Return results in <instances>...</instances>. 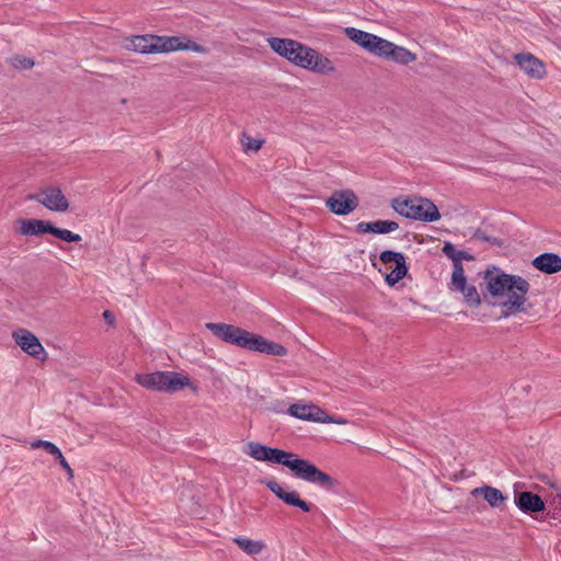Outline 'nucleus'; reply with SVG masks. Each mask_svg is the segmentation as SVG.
<instances>
[{"label": "nucleus", "mask_w": 561, "mask_h": 561, "mask_svg": "<svg viewBox=\"0 0 561 561\" xmlns=\"http://www.w3.org/2000/svg\"><path fill=\"white\" fill-rule=\"evenodd\" d=\"M483 279L492 297L507 296V299L501 302V318L527 311L526 295L530 285L524 277L506 274L493 266L483 273Z\"/></svg>", "instance_id": "f257e3e1"}, {"label": "nucleus", "mask_w": 561, "mask_h": 561, "mask_svg": "<svg viewBox=\"0 0 561 561\" xmlns=\"http://www.w3.org/2000/svg\"><path fill=\"white\" fill-rule=\"evenodd\" d=\"M265 461L283 465L289 468L297 479L317 484L321 488L333 489L336 485V481L331 476L321 471L309 460L298 458L293 453L268 447Z\"/></svg>", "instance_id": "f03ea898"}, {"label": "nucleus", "mask_w": 561, "mask_h": 561, "mask_svg": "<svg viewBox=\"0 0 561 561\" xmlns=\"http://www.w3.org/2000/svg\"><path fill=\"white\" fill-rule=\"evenodd\" d=\"M391 206L399 215L409 219L433 222L440 218L437 206L428 198H394Z\"/></svg>", "instance_id": "7ed1b4c3"}, {"label": "nucleus", "mask_w": 561, "mask_h": 561, "mask_svg": "<svg viewBox=\"0 0 561 561\" xmlns=\"http://www.w3.org/2000/svg\"><path fill=\"white\" fill-rule=\"evenodd\" d=\"M135 380L148 390L169 393L180 391L191 383L188 377L175 371L137 374Z\"/></svg>", "instance_id": "20e7f679"}, {"label": "nucleus", "mask_w": 561, "mask_h": 561, "mask_svg": "<svg viewBox=\"0 0 561 561\" xmlns=\"http://www.w3.org/2000/svg\"><path fill=\"white\" fill-rule=\"evenodd\" d=\"M205 328L222 342L250 350L253 333L227 323L207 322Z\"/></svg>", "instance_id": "39448f33"}, {"label": "nucleus", "mask_w": 561, "mask_h": 561, "mask_svg": "<svg viewBox=\"0 0 561 561\" xmlns=\"http://www.w3.org/2000/svg\"><path fill=\"white\" fill-rule=\"evenodd\" d=\"M30 201H36L51 211L65 213L69 208V202L57 186L41 188L38 194H30Z\"/></svg>", "instance_id": "423d86ee"}, {"label": "nucleus", "mask_w": 561, "mask_h": 561, "mask_svg": "<svg viewBox=\"0 0 561 561\" xmlns=\"http://www.w3.org/2000/svg\"><path fill=\"white\" fill-rule=\"evenodd\" d=\"M359 205L358 197L352 190L334 191L327 199L325 206L335 215L345 216Z\"/></svg>", "instance_id": "0eeeda50"}, {"label": "nucleus", "mask_w": 561, "mask_h": 561, "mask_svg": "<svg viewBox=\"0 0 561 561\" xmlns=\"http://www.w3.org/2000/svg\"><path fill=\"white\" fill-rule=\"evenodd\" d=\"M14 342L21 347L22 351L30 356L41 359H46L47 353L39 342L38 337L26 329H19L12 333Z\"/></svg>", "instance_id": "6e6552de"}, {"label": "nucleus", "mask_w": 561, "mask_h": 561, "mask_svg": "<svg viewBox=\"0 0 561 561\" xmlns=\"http://www.w3.org/2000/svg\"><path fill=\"white\" fill-rule=\"evenodd\" d=\"M380 261L383 264L394 263V267L392 271L386 275V283L389 286L396 285L399 280H401L408 273V266L405 262V257L400 252H394L391 250H385L380 253Z\"/></svg>", "instance_id": "1a4fd4ad"}, {"label": "nucleus", "mask_w": 561, "mask_h": 561, "mask_svg": "<svg viewBox=\"0 0 561 561\" xmlns=\"http://www.w3.org/2000/svg\"><path fill=\"white\" fill-rule=\"evenodd\" d=\"M345 35L359 47L377 56L385 38L355 27H346Z\"/></svg>", "instance_id": "9d476101"}, {"label": "nucleus", "mask_w": 561, "mask_h": 561, "mask_svg": "<svg viewBox=\"0 0 561 561\" xmlns=\"http://www.w3.org/2000/svg\"><path fill=\"white\" fill-rule=\"evenodd\" d=\"M377 57L392 60L400 65H409L416 60V55L405 47L398 46L394 43L383 39Z\"/></svg>", "instance_id": "9b49d317"}, {"label": "nucleus", "mask_w": 561, "mask_h": 561, "mask_svg": "<svg viewBox=\"0 0 561 561\" xmlns=\"http://www.w3.org/2000/svg\"><path fill=\"white\" fill-rule=\"evenodd\" d=\"M449 289L462 294L465 302L470 307H479L481 305L480 295L474 285L467 283L465 273L451 274Z\"/></svg>", "instance_id": "f8f14e48"}, {"label": "nucleus", "mask_w": 561, "mask_h": 561, "mask_svg": "<svg viewBox=\"0 0 561 561\" xmlns=\"http://www.w3.org/2000/svg\"><path fill=\"white\" fill-rule=\"evenodd\" d=\"M261 482L287 505L299 507L302 512H310L311 505L301 500L297 491H285V489L274 480H265Z\"/></svg>", "instance_id": "ddd939ff"}, {"label": "nucleus", "mask_w": 561, "mask_h": 561, "mask_svg": "<svg viewBox=\"0 0 561 561\" xmlns=\"http://www.w3.org/2000/svg\"><path fill=\"white\" fill-rule=\"evenodd\" d=\"M165 53L178 50H191L198 54H207L208 48L197 44L187 36H165Z\"/></svg>", "instance_id": "4468645a"}, {"label": "nucleus", "mask_w": 561, "mask_h": 561, "mask_svg": "<svg viewBox=\"0 0 561 561\" xmlns=\"http://www.w3.org/2000/svg\"><path fill=\"white\" fill-rule=\"evenodd\" d=\"M515 59L519 68L529 77L541 79L546 75L545 65L530 54H518Z\"/></svg>", "instance_id": "2eb2a0df"}, {"label": "nucleus", "mask_w": 561, "mask_h": 561, "mask_svg": "<svg viewBox=\"0 0 561 561\" xmlns=\"http://www.w3.org/2000/svg\"><path fill=\"white\" fill-rule=\"evenodd\" d=\"M289 415L307 421L320 422L327 421L325 412L312 404L294 403L288 408Z\"/></svg>", "instance_id": "dca6fc26"}, {"label": "nucleus", "mask_w": 561, "mask_h": 561, "mask_svg": "<svg viewBox=\"0 0 561 561\" xmlns=\"http://www.w3.org/2000/svg\"><path fill=\"white\" fill-rule=\"evenodd\" d=\"M515 504L524 513H537L545 510V502L542 499L528 491L516 494Z\"/></svg>", "instance_id": "f3484780"}, {"label": "nucleus", "mask_w": 561, "mask_h": 561, "mask_svg": "<svg viewBox=\"0 0 561 561\" xmlns=\"http://www.w3.org/2000/svg\"><path fill=\"white\" fill-rule=\"evenodd\" d=\"M533 265L542 273L554 274L561 271V257L556 253H543L535 257Z\"/></svg>", "instance_id": "a211bd4d"}, {"label": "nucleus", "mask_w": 561, "mask_h": 561, "mask_svg": "<svg viewBox=\"0 0 561 561\" xmlns=\"http://www.w3.org/2000/svg\"><path fill=\"white\" fill-rule=\"evenodd\" d=\"M443 253L453 261V273L459 274L465 273L462 260L472 261L474 257L466 251L456 250L455 245L450 242H445L443 247Z\"/></svg>", "instance_id": "6ab92c4d"}, {"label": "nucleus", "mask_w": 561, "mask_h": 561, "mask_svg": "<svg viewBox=\"0 0 561 561\" xmlns=\"http://www.w3.org/2000/svg\"><path fill=\"white\" fill-rule=\"evenodd\" d=\"M310 53L311 54H309L308 57V59H310V65L305 69H309L323 75H330L335 71V66L331 59L312 48H310Z\"/></svg>", "instance_id": "aec40b11"}, {"label": "nucleus", "mask_w": 561, "mask_h": 561, "mask_svg": "<svg viewBox=\"0 0 561 561\" xmlns=\"http://www.w3.org/2000/svg\"><path fill=\"white\" fill-rule=\"evenodd\" d=\"M53 224L41 219H22L20 220V232L23 236H38L42 233H50Z\"/></svg>", "instance_id": "412c9836"}, {"label": "nucleus", "mask_w": 561, "mask_h": 561, "mask_svg": "<svg viewBox=\"0 0 561 561\" xmlns=\"http://www.w3.org/2000/svg\"><path fill=\"white\" fill-rule=\"evenodd\" d=\"M250 351H257L261 353L284 356L286 355V348L277 343L270 342L262 336L253 334Z\"/></svg>", "instance_id": "4be33fe9"}, {"label": "nucleus", "mask_w": 561, "mask_h": 561, "mask_svg": "<svg viewBox=\"0 0 561 561\" xmlns=\"http://www.w3.org/2000/svg\"><path fill=\"white\" fill-rule=\"evenodd\" d=\"M471 494L472 496L482 495L491 507H499L506 500L499 489L489 485L476 488Z\"/></svg>", "instance_id": "5701e85b"}, {"label": "nucleus", "mask_w": 561, "mask_h": 561, "mask_svg": "<svg viewBox=\"0 0 561 561\" xmlns=\"http://www.w3.org/2000/svg\"><path fill=\"white\" fill-rule=\"evenodd\" d=\"M310 53V47L296 42V46H294L293 53L288 54V60L299 66L301 68H306L310 65V59H308Z\"/></svg>", "instance_id": "b1692460"}, {"label": "nucleus", "mask_w": 561, "mask_h": 561, "mask_svg": "<svg viewBox=\"0 0 561 561\" xmlns=\"http://www.w3.org/2000/svg\"><path fill=\"white\" fill-rule=\"evenodd\" d=\"M267 42L275 53L285 58H288V54H291L296 46V41L289 38L271 37Z\"/></svg>", "instance_id": "393cba45"}, {"label": "nucleus", "mask_w": 561, "mask_h": 561, "mask_svg": "<svg viewBox=\"0 0 561 561\" xmlns=\"http://www.w3.org/2000/svg\"><path fill=\"white\" fill-rule=\"evenodd\" d=\"M233 542L247 554L255 556L263 551L265 545L260 540H252L245 537H236Z\"/></svg>", "instance_id": "a878e982"}, {"label": "nucleus", "mask_w": 561, "mask_h": 561, "mask_svg": "<svg viewBox=\"0 0 561 561\" xmlns=\"http://www.w3.org/2000/svg\"><path fill=\"white\" fill-rule=\"evenodd\" d=\"M151 35H136L130 39V44L128 46L129 49L140 54H152L150 44H151Z\"/></svg>", "instance_id": "bb28decb"}, {"label": "nucleus", "mask_w": 561, "mask_h": 561, "mask_svg": "<svg viewBox=\"0 0 561 561\" xmlns=\"http://www.w3.org/2000/svg\"><path fill=\"white\" fill-rule=\"evenodd\" d=\"M398 228V222L393 220L371 221V233L386 234L396 231Z\"/></svg>", "instance_id": "cd10ccee"}, {"label": "nucleus", "mask_w": 561, "mask_h": 561, "mask_svg": "<svg viewBox=\"0 0 561 561\" xmlns=\"http://www.w3.org/2000/svg\"><path fill=\"white\" fill-rule=\"evenodd\" d=\"M268 447L259 443L251 442L248 444V455L259 461H265L267 458Z\"/></svg>", "instance_id": "c85d7f7f"}, {"label": "nucleus", "mask_w": 561, "mask_h": 561, "mask_svg": "<svg viewBox=\"0 0 561 561\" xmlns=\"http://www.w3.org/2000/svg\"><path fill=\"white\" fill-rule=\"evenodd\" d=\"M50 234L66 242H79L82 239L80 234L75 233L68 229L57 228L54 225L51 227Z\"/></svg>", "instance_id": "c756f323"}, {"label": "nucleus", "mask_w": 561, "mask_h": 561, "mask_svg": "<svg viewBox=\"0 0 561 561\" xmlns=\"http://www.w3.org/2000/svg\"><path fill=\"white\" fill-rule=\"evenodd\" d=\"M241 144H242L244 152H248L250 150L257 151L261 149V147L263 145V140L254 139L251 136H249L247 133H243L242 137H241Z\"/></svg>", "instance_id": "7c9ffc66"}, {"label": "nucleus", "mask_w": 561, "mask_h": 561, "mask_svg": "<svg viewBox=\"0 0 561 561\" xmlns=\"http://www.w3.org/2000/svg\"><path fill=\"white\" fill-rule=\"evenodd\" d=\"M31 448H33V449L43 448L48 454H50L53 456H56V454L60 450L55 444H53L48 440H43V439L34 440L31 444Z\"/></svg>", "instance_id": "2f4dec72"}, {"label": "nucleus", "mask_w": 561, "mask_h": 561, "mask_svg": "<svg viewBox=\"0 0 561 561\" xmlns=\"http://www.w3.org/2000/svg\"><path fill=\"white\" fill-rule=\"evenodd\" d=\"M150 48L152 54L165 53V36L151 35Z\"/></svg>", "instance_id": "473e14b6"}, {"label": "nucleus", "mask_w": 561, "mask_h": 561, "mask_svg": "<svg viewBox=\"0 0 561 561\" xmlns=\"http://www.w3.org/2000/svg\"><path fill=\"white\" fill-rule=\"evenodd\" d=\"M11 65L18 69H31L34 66V61L27 57L15 56L11 59Z\"/></svg>", "instance_id": "72a5a7b5"}, {"label": "nucleus", "mask_w": 561, "mask_h": 561, "mask_svg": "<svg viewBox=\"0 0 561 561\" xmlns=\"http://www.w3.org/2000/svg\"><path fill=\"white\" fill-rule=\"evenodd\" d=\"M473 239H477V240H481V241H484V242H489V243H492V244H497L500 245L501 242L499 241L497 238L495 237H490L488 236L484 231L482 230H477L473 234Z\"/></svg>", "instance_id": "f704fd0d"}, {"label": "nucleus", "mask_w": 561, "mask_h": 561, "mask_svg": "<svg viewBox=\"0 0 561 561\" xmlns=\"http://www.w3.org/2000/svg\"><path fill=\"white\" fill-rule=\"evenodd\" d=\"M356 231L358 233H368V232H371V222H359L357 226H356Z\"/></svg>", "instance_id": "c9c22d12"}, {"label": "nucleus", "mask_w": 561, "mask_h": 561, "mask_svg": "<svg viewBox=\"0 0 561 561\" xmlns=\"http://www.w3.org/2000/svg\"><path fill=\"white\" fill-rule=\"evenodd\" d=\"M327 417V421H320L321 423H336V424H346L347 421L345 419H333L332 416H329L327 413L324 415Z\"/></svg>", "instance_id": "e433bc0d"}, {"label": "nucleus", "mask_w": 561, "mask_h": 561, "mask_svg": "<svg viewBox=\"0 0 561 561\" xmlns=\"http://www.w3.org/2000/svg\"><path fill=\"white\" fill-rule=\"evenodd\" d=\"M55 457L64 469H69V463L67 462L60 450L56 454Z\"/></svg>", "instance_id": "4c0bfd02"}, {"label": "nucleus", "mask_w": 561, "mask_h": 561, "mask_svg": "<svg viewBox=\"0 0 561 561\" xmlns=\"http://www.w3.org/2000/svg\"><path fill=\"white\" fill-rule=\"evenodd\" d=\"M103 317H104V319H105L108 323H111V324H112V323L114 322V316H113V313H112L111 311L105 310V311L103 312Z\"/></svg>", "instance_id": "58836bf2"}, {"label": "nucleus", "mask_w": 561, "mask_h": 561, "mask_svg": "<svg viewBox=\"0 0 561 561\" xmlns=\"http://www.w3.org/2000/svg\"><path fill=\"white\" fill-rule=\"evenodd\" d=\"M65 470L67 471L69 479H72L73 478L72 469L69 467V469H65Z\"/></svg>", "instance_id": "ea45409f"}, {"label": "nucleus", "mask_w": 561, "mask_h": 561, "mask_svg": "<svg viewBox=\"0 0 561 561\" xmlns=\"http://www.w3.org/2000/svg\"><path fill=\"white\" fill-rule=\"evenodd\" d=\"M558 496L561 499V492L558 493Z\"/></svg>", "instance_id": "a19ab883"}]
</instances>
